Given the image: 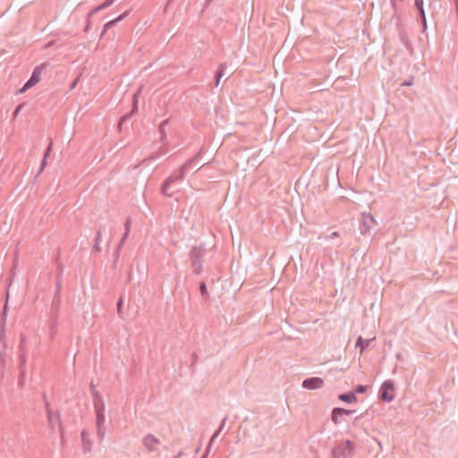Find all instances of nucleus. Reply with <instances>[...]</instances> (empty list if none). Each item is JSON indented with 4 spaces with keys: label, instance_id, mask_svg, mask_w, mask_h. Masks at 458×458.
I'll return each instance as SVG.
<instances>
[{
    "label": "nucleus",
    "instance_id": "obj_1",
    "mask_svg": "<svg viewBox=\"0 0 458 458\" xmlns=\"http://www.w3.org/2000/svg\"><path fill=\"white\" fill-rule=\"evenodd\" d=\"M90 391L92 394L93 405L96 412L97 433L98 438L102 440L106 433L104 428V422L106 420L105 403L102 396L96 391L95 386L93 384H90Z\"/></svg>",
    "mask_w": 458,
    "mask_h": 458
},
{
    "label": "nucleus",
    "instance_id": "obj_2",
    "mask_svg": "<svg viewBox=\"0 0 458 458\" xmlns=\"http://www.w3.org/2000/svg\"><path fill=\"white\" fill-rule=\"evenodd\" d=\"M8 312V303L5 302L4 306V310L2 312V318L0 320V341L3 344L4 349H6V344L4 342V325H5V318ZM12 360L8 357V354L5 350L0 352V381L4 376V371L7 366H11Z\"/></svg>",
    "mask_w": 458,
    "mask_h": 458
},
{
    "label": "nucleus",
    "instance_id": "obj_3",
    "mask_svg": "<svg viewBox=\"0 0 458 458\" xmlns=\"http://www.w3.org/2000/svg\"><path fill=\"white\" fill-rule=\"evenodd\" d=\"M186 172L187 171L183 170L181 166L178 171L167 177L161 185V193L165 197H173L174 193L178 191L177 189H174V184L177 182H182L185 178Z\"/></svg>",
    "mask_w": 458,
    "mask_h": 458
},
{
    "label": "nucleus",
    "instance_id": "obj_4",
    "mask_svg": "<svg viewBox=\"0 0 458 458\" xmlns=\"http://www.w3.org/2000/svg\"><path fill=\"white\" fill-rule=\"evenodd\" d=\"M354 449L355 444L351 440L342 441L332 449V458H352Z\"/></svg>",
    "mask_w": 458,
    "mask_h": 458
},
{
    "label": "nucleus",
    "instance_id": "obj_5",
    "mask_svg": "<svg viewBox=\"0 0 458 458\" xmlns=\"http://www.w3.org/2000/svg\"><path fill=\"white\" fill-rule=\"evenodd\" d=\"M206 255V249L202 246H193L190 252L192 272L199 275L202 272V259Z\"/></svg>",
    "mask_w": 458,
    "mask_h": 458
},
{
    "label": "nucleus",
    "instance_id": "obj_6",
    "mask_svg": "<svg viewBox=\"0 0 458 458\" xmlns=\"http://www.w3.org/2000/svg\"><path fill=\"white\" fill-rule=\"evenodd\" d=\"M43 399H44L45 407H46V411H47V423H48L49 429L54 431L55 426V424H57L61 437H64V428L62 425V421L60 420V413L58 411L54 412L52 411L50 403L47 401V395L45 394H43Z\"/></svg>",
    "mask_w": 458,
    "mask_h": 458
},
{
    "label": "nucleus",
    "instance_id": "obj_7",
    "mask_svg": "<svg viewBox=\"0 0 458 458\" xmlns=\"http://www.w3.org/2000/svg\"><path fill=\"white\" fill-rule=\"evenodd\" d=\"M378 399L380 401L390 403L395 397V386L394 382L387 379L383 382L378 391Z\"/></svg>",
    "mask_w": 458,
    "mask_h": 458
},
{
    "label": "nucleus",
    "instance_id": "obj_8",
    "mask_svg": "<svg viewBox=\"0 0 458 458\" xmlns=\"http://www.w3.org/2000/svg\"><path fill=\"white\" fill-rule=\"evenodd\" d=\"M46 63L36 66L32 72L30 78L25 82V84L19 90V92L22 93L27 89H30L31 87L35 86L40 81L42 71L46 68Z\"/></svg>",
    "mask_w": 458,
    "mask_h": 458
},
{
    "label": "nucleus",
    "instance_id": "obj_9",
    "mask_svg": "<svg viewBox=\"0 0 458 458\" xmlns=\"http://www.w3.org/2000/svg\"><path fill=\"white\" fill-rule=\"evenodd\" d=\"M376 220L371 214H362L360 221V230L361 234L369 233L370 231L375 227Z\"/></svg>",
    "mask_w": 458,
    "mask_h": 458
},
{
    "label": "nucleus",
    "instance_id": "obj_10",
    "mask_svg": "<svg viewBox=\"0 0 458 458\" xmlns=\"http://www.w3.org/2000/svg\"><path fill=\"white\" fill-rule=\"evenodd\" d=\"M424 1L423 0H414V8L416 9L418 13L417 20L419 22L421 23L423 30L422 31L425 32L427 30V21H426V14L424 11Z\"/></svg>",
    "mask_w": 458,
    "mask_h": 458
},
{
    "label": "nucleus",
    "instance_id": "obj_11",
    "mask_svg": "<svg viewBox=\"0 0 458 458\" xmlns=\"http://www.w3.org/2000/svg\"><path fill=\"white\" fill-rule=\"evenodd\" d=\"M324 385V381L321 377H311L304 379L302 381V387L310 390L321 388Z\"/></svg>",
    "mask_w": 458,
    "mask_h": 458
},
{
    "label": "nucleus",
    "instance_id": "obj_12",
    "mask_svg": "<svg viewBox=\"0 0 458 458\" xmlns=\"http://www.w3.org/2000/svg\"><path fill=\"white\" fill-rule=\"evenodd\" d=\"M138 110V106H137V97L136 95L133 96V107H132V110L125 114H123L120 120H119V123H118V129L120 131L123 130V125H126V123L131 120V118L132 117V115L137 112Z\"/></svg>",
    "mask_w": 458,
    "mask_h": 458
},
{
    "label": "nucleus",
    "instance_id": "obj_13",
    "mask_svg": "<svg viewBox=\"0 0 458 458\" xmlns=\"http://www.w3.org/2000/svg\"><path fill=\"white\" fill-rule=\"evenodd\" d=\"M143 444L148 451H155V445L159 444V440L152 434H148L144 439Z\"/></svg>",
    "mask_w": 458,
    "mask_h": 458
},
{
    "label": "nucleus",
    "instance_id": "obj_14",
    "mask_svg": "<svg viewBox=\"0 0 458 458\" xmlns=\"http://www.w3.org/2000/svg\"><path fill=\"white\" fill-rule=\"evenodd\" d=\"M338 399L340 401L347 403H355L357 401L356 394L352 391L340 394L338 395Z\"/></svg>",
    "mask_w": 458,
    "mask_h": 458
},
{
    "label": "nucleus",
    "instance_id": "obj_15",
    "mask_svg": "<svg viewBox=\"0 0 458 458\" xmlns=\"http://www.w3.org/2000/svg\"><path fill=\"white\" fill-rule=\"evenodd\" d=\"M371 341L372 339H364L360 335L357 338L355 345L360 348V354L369 346Z\"/></svg>",
    "mask_w": 458,
    "mask_h": 458
},
{
    "label": "nucleus",
    "instance_id": "obj_16",
    "mask_svg": "<svg viewBox=\"0 0 458 458\" xmlns=\"http://www.w3.org/2000/svg\"><path fill=\"white\" fill-rule=\"evenodd\" d=\"M226 64L224 63V64H221L216 73H215V87H217L219 85V82H220V80L222 79V77L225 75V70L226 69Z\"/></svg>",
    "mask_w": 458,
    "mask_h": 458
},
{
    "label": "nucleus",
    "instance_id": "obj_17",
    "mask_svg": "<svg viewBox=\"0 0 458 458\" xmlns=\"http://www.w3.org/2000/svg\"><path fill=\"white\" fill-rule=\"evenodd\" d=\"M124 227H125V232L123 235V237L121 238L120 240V242L117 246V250H119L124 244L128 235H129V233H130V227H131V219L130 218H127L126 219V222H125V225H124Z\"/></svg>",
    "mask_w": 458,
    "mask_h": 458
},
{
    "label": "nucleus",
    "instance_id": "obj_18",
    "mask_svg": "<svg viewBox=\"0 0 458 458\" xmlns=\"http://www.w3.org/2000/svg\"><path fill=\"white\" fill-rule=\"evenodd\" d=\"M399 38L402 41V43L404 45L407 50L412 49L411 42L410 41L407 33L404 30L399 31Z\"/></svg>",
    "mask_w": 458,
    "mask_h": 458
},
{
    "label": "nucleus",
    "instance_id": "obj_19",
    "mask_svg": "<svg viewBox=\"0 0 458 458\" xmlns=\"http://www.w3.org/2000/svg\"><path fill=\"white\" fill-rule=\"evenodd\" d=\"M56 286V293L52 301V308H57L61 302L60 296H59V291L61 287V282L57 279L55 283Z\"/></svg>",
    "mask_w": 458,
    "mask_h": 458
},
{
    "label": "nucleus",
    "instance_id": "obj_20",
    "mask_svg": "<svg viewBox=\"0 0 458 458\" xmlns=\"http://www.w3.org/2000/svg\"><path fill=\"white\" fill-rule=\"evenodd\" d=\"M128 13H129L128 11L124 12L123 13L119 15L117 18L113 19L112 21H109L108 22H106L104 25V30H106L107 29L114 26L118 21H122L124 17H126L128 15Z\"/></svg>",
    "mask_w": 458,
    "mask_h": 458
},
{
    "label": "nucleus",
    "instance_id": "obj_21",
    "mask_svg": "<svg viewBox=\"0 0 458 458\" xmlns=\"http://www.w3.org/2000/svg\"><path fill=\"white\" fill-rule=\"evenodd\" d=\"M169 120L166 119L163 121L158 127V131L160 133V140L164 142L166 139L165 126L168 124Z\"/></svg>",
    "mask_w": 458,
    "mask_h": 458
},
{
    "label": "nucleus",
    "instance_id": "obj_22",
    "mask_svg": "<svg viewBox=\"0 0 458 458\" xmlns=\"http://www.w3.org/2000/svg\"><path fill=\"white\" fill-rule=\"evenodd\" d=\"M168 148L167 147L165 146H163L159 148V150L152 153L149 157H148V159L149 160H156L157 159L158 157H160L161 156L165 155L166 152H167Z\"/></svg>",
    "mask_w": 458,
    "mask_h": 458
},
{
    "label": "nucleus",
    "instance_id": "obj_23",
    "mask_svg": "<svg viewBox=\"0 0 458 458\" xmlns=\"http://www.w3.org/2000/svg\"><path fill=\"white\" fill-rule=\"evenodd\" d=\"M223 429H220V428H218L215 432L214 434L212 435L210 440H209V443H208V445L207 447V450L205 452V454L202 455L201 458H207L208 455V453H209V448L213 443V441L219 436V434L221 433Z\"/></svg>",
    "mask_w": 458,
    "mask_h": 458
},
{
    "label": "nucleus",
    "instance_id": "obj_24",
    "mask_svg": "<svg viewBox=\"0 0 458 458\" xmlns=\"http://www.w3.org/2000/svg\"><path fill=\"white\" fill-rule=\"evenodd\" d=\"M223 429H220V428H218L215 432L214 434L212 435L210 440H209V443H208V445L207 447V450L205 452V454L202 455L201 458H207L208 455V453H209V448L213 443V441L219 436V434L221 433Z\"/></svg>",
    "mask_w": 458,
    "mask_h": 458
},
{
    "label": "nucleus",
    "instance_id": "obj_25",
    "mask_svg": "<svg viewBox=\"0 0 458 458\" xmlns=\"http://www.w3.org/2000/svg\"><path fill=\"white\" fill-rule=\"evenodd\" d=\"M115 0H105V2L100 4L99 6L98 7H95L93 8L89 13H88V18L93 14V13H96L97 12H98L100 9H103V8H106V7H108L110 6Z\"/></svg>",
    "mask_w": 458,
    "mask_h": 458
},
{
    "label": "nucleus",
    "instance_id": "obj_26",
    "mask_svg": "<svg viewBox=\"0 0 458 458\" xmlns=\"http://www.w3.org/2000/svg\"><path fill=\"white\" fill-rule=\"evenodd\" d=\"M101 240V233L100 231H98L97 232V235L95 237V240H94V246H93V251L95 252H100L101 249L99 247V242Z\"/></svg>",
    "mask_w": 458,
    "mask_h": 458
},
{
    "label": "nucleus",
    "instance_id": "obj_27",
    "mask_svg": "<svg viewBox=\"0 0 458 458\" xmlns=\"http://www.w3.org/2000/svg\"><path fill=\"white\" fill-rule=\"evenodd\" d=\"M199 154L196 155L195 157L190 158L189 160H187L182 165V167L183 168V170H186L188 171L191 165H193V163L196 161V159L199 157Z\"/></svg>",
    "mask_w": 458,
    "mask_h": 458
},
{
    "label": "nucleus",
    "instance_id": "obj_28",
    "mask_svg": "<svg viewBox=\"0 0 458 458\" xmlns=\"http://www.w3.org/2000/svg\"><path fill=\"white\" fill-rule=\"evenodd\" d=\"M199 292L202 297L208 298V288L204 281L200 282L199 284Z\"/></svg>",
    "mask_w": 458,
    "mask_h": 458
},
{
    "label": "nucleus",
    "instance_id": "obj_29",
    "mask_svg": "<svg viewBox=\"0 0 458 458\" xmlns=\"http://www.w3.org/2000/svg\"><path fill=\"white\" fill-rule=\"evenodd\" d=\"M355 411L353 410H347L344 408H335V414H342V415H352Z\"/></svg>",
    "mask_w": 458,
    "mask_h": 458
},
{
    "label": "nucleus",
    "instance_id": "obj_30",
    "mask_svg": "<svg viewBox=\"0 0 458 458\" xmlns=\"http://www.w3.org/2000/svg\"><path fill=\"white\" fill-rule=\"evenodd\" d=\"M369 389V386H364V385H357L354 388V391H352L353 393L356 394H364L367 392V390Z\"/></svg>",
    "mask_w": 458,
    "mask_h": 458
},
{
    "label": "nucleus",
    "instance_id": "obj_31",
    "mask_svg": "<svg viewBox=\"0 0 458 458\" xmlns=\"http://www.w3.org/2000/svg\"><path fill=\"white\" fill-rule=\"evenodd\" d=\"M343 415L342 414H335V408L333 409L332 411V413H331V419H332V421L335 423V424H339L340 423V418L342 417Z\"/></svg>",
    "mask_w": 458,
    "mask_h": 458
},
{
    "label": "nucleus",
    "instance_id": "obj_32",
    "mask_svg": "<svg viewBox=\"0 0 458 458\" xmlns=\"http://www.w3.org/2000/svg\"><path fill=\"white\" fill-rule=\"evenodd\" d=\"M81 447L83 451H86V428L81 429Z\"/></svg>",
    "mask_w": 458,
    "mask_h": 458
},
{
    "label": "nucleus",
    "instance_id": "obj_33",
    "mask_svg": "<svg viewBox=\"0 0 458 458\" xmlns=\"http://www.w3.org/2000/svg\"><path fill=\"white\" fill-rule=\"evenodd\" d=\"M52 149H53V142H52V140H50L48 146L46 148L45 152H44V157H46V158H48V157L50 156V154L52 152Z\"/></svg>",
    "mask_w": 458,
    "mask_h": 458
},
{
    "label": "nucleus",
    "instance_id": "obj_34",
    "mask_svg": "<svg viewBox=\"0 0 458 458\" xmlns=\"http://www.w3.org/2000/svg\"><path fill=\"white\" fill-rule=\"evenodd\" d=\"M47 158H46V157H43V158L41 160V163H40V166H39L38 174L36 176H38L44 171V169H45V167L47 165Z\"/></svg>",
    "mask_w": 458,
    "mask_h": 458
},
{
    "label": "nucleus",
    "instance_id": "obj_35",
    "mask_svg": "<svg viewBox=\"0 0 458 458\" xmlns=\"http://www.w3.org/2000/svg\"><path fill=\"white\" fill-rule=\"evenodd\" d=\"M81 76H82V72H81L77 75V77L73 80V81L71 83L70 89H73L76 87V85H77L78 81H80V79L81 78Z\"/></svg>",
    "mask_w": 458,
    "mask_h": 458
},
{
    "label": "nucleus",
    "instance_id": "obj_36",
    "mask_svg": "<svg viewBox=\"0 0 458 458\" xmlns=\"http://www.w3.org/2000/svg\"><path fill=\"white\" fill-rule=\"evenodd\" d=\"M123 298L121 297L118 301H117V313L119 314L120 317H122V308H123Z\"/></svg>",
    "mask_w": 458,
    "mask_h": 458
},
{
    "label": "nucleus",
    "instance_id": "obj_37",
    "mask_svg": "<svg viewBox=\"0 0 458 458\" xmlns=\"http://www.w3.org/2000/svg\"><path fill=\"white\" fill-rule=\"evenodd\" d=\"M22 107H23V104H20V105H18V106L15 107V109H14V111H13V117H14V118H16V117H17L18 114L21 112V110L22 109Z\"/></svg>",
    "mask_w": 458,
    "mask_h": 458
},
{
    "label": "nucleus",
    "instance_id": "obj_38",
    "mask_svg": "<svg viewBox=\"0 0 458 458\" xmlns=\"http://www.w3.org/2000/svg\"><path fill=\"white\" fill-rule=\"evenodd\" d=\"M391 5L394 8V10L396 12L397 10V1L396 0H390Z\"/></svg>",
    "mask_w": 458,
    "mask_h": 458
},
{
    "label": "nucleus",
    "instance_id": "obj_39",
    "mask_svg": "<svg viewBox=\"0 0 458 458\" xmlns=\"http://www.w3.org/2000/svg\"><path fill=\"white\" fill-rule=\"evenodd\" d=\"M226 420H227V417H225V418L222 420V421L220 422V425H219V427H218V428H220V429H223V428H224V427H225V425Z\"/></svg>",
    "mask_w": 458,
    "mask_h": 458
},
{
    "label": "nucleus",
    "instance_id": "obj_40",
    "mask_svg": "<svg viewBox=\"0 0 458 458\" xmlns=\"http://www.w3.org/2000/svg\"><path fill=\"white\" fill-rule=\"evenodd\" d=\"M412 84V80L405 81L402 83L403 86H411Z\"/></svg>",
    "mask_w": 458,
    "mask_h": 458
},
{
    "label": "nucleus",
    "instance_id": "obj_41",
    "mask_svg": "<svg viewBox=\"0 0 458 458\" xmlns=\"http://www.w3.org/2000/svg\"><path fill=\"white\" fill-rule=\"evenodd\" d=\"M339 236V233L338 232H333L330 235V238H335V237H338Z\"/></svg>",
    "mask_w": 458,
    "mask_h": 458
},
{
    "label": "nucleus",
    "instance_id": "obj_42",
    "mask_svg": "<svg viewBox=\"0 0 458 458\" xmlns=\"http://www.w3.org/2000/svg\"><path fill=\"white\" fill-rule=\"evenodd\" d=\"M20 360H21V363L23 364L25 362V357L21 355L20 357Z\"/></svg>",
    "mask_w": 458,
    "mask_h": 458
},
{
    "label": "nucleus",
    "instance_id": "obj_43",
    "mask_svg": "<svg viewBox=\"0 0 458 458\" xmlns=\"http://www.w3.org/2000/svg\"><path fill=\"white\" fill-rule=\"evenodd\" d=\"M81 214H82V212H81V210L79 209L76 213V217L79 218Z\"/></svg>",
    "mask_w": 458,
    "mask_h": 458
},
{
    "label": "nucleus",
    "instance_id": "obj_44",
    "mask_svg": "<svg viewBox=\"0 0 458 458\" xmlns=\"http://www.w3.org/2000/svg\"><path fill=\"white\" fill-rule=\"evenodd\" d=\"M21 376H22V371L21 372V376H20L19 383H21Z\"/></svg>",
    "mask_w": 458,
    "mask_h": 458
},
{
    "label": "nucleus",
    "instance_id": "obj_45",
    "mask_svg": "<svg viewBox=\"0 0 458 458\" xmlns=\"http://www.w3.org/2000/svg\"><path fill=\"white\" fill-rule=\"evenodd\" d=\"M173 2V0H167V5L170 4Z\"/></svg>",
    "mask_w": 458,
    "mask_h": 458
},
{
    "label": "nucleus",
    "instance_id": "obj_46",
    "mask_svg": "<svg viewBox=\"0 0 458 458\" xmlns=\"http://www.w3.org/2000/svg\"><path fill=\"white\" fill-rule=\"evenodd\" d=\"M181 455V454H178L176 456H174V458H179V456Z\"/></svg>",
    "mask_w": 458,
    "mask_h": 458
},
{
    "label": "nucleus",
    "instance_id": "obj_47",
    "mask_svg": "<svg viewBox=\"0 0 458 458\" xmlns=\"http://www.w3.org/2000/svg\"><path fill=\"white\" fill-rule=\"evenodd\" d=\"M89 443L88 442V445H89ZM89 449H90V447L88 445L87 450H88V451H89Z\"/></svg>",
    "mask_w": 458,
    "mask_h": 458
}]
</instances>
